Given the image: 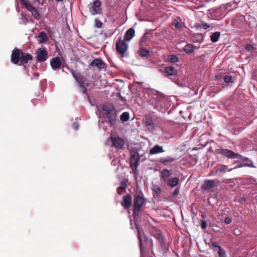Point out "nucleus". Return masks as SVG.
<instances>
[{"instance_id":"f257e3e1","label":"nucleus","mask_w":257,"mask_h":257,"mask_svg":"<svg viewBox=\"0 0 257 257\" xmlns=\"http://www.w3.org/2000/svg\"><path fill=\"white\" fill-rule=\"evenodd\" d=\"M32 59L33 57L31 54L23 52L18 48L14 49L12 52L11 61L13 64L19 66L25 65Z\"/></svg>"},{"instance_id":"f03ea898","label":"nucleus","mask_w":257,"mask_h":257,"mask_svg":"<svg viewBox=\"0 0 257 257\" xmlns=\"http://www.w3.org/2000/svg\"><path fill=\"white\" fill-rule=\"evenodd\" d=\"M103 116L106 122L111 125H114L117 120V111L113 106L104 104L102 107Z\"/></svg>"},{"instance_id":"7ed1b4c3","label":"nucleus","mask_w":257,"mask_h":257,"mask_svg":"<svg viewBox=\"0 0 257 257\" xmlns=\"http://www.w3.org/2000/svg\"><path fill=\"white\" fill-rule=\"evenodd\" d=\"M146 199L144 197L142 192L136 194L134 195V209L133 215L135 219L139 215L142 206L145 204Z\"/></svg>"},{"instance_id":"20e7f679","label":"nucleus","mask_w":257,"mask_h":257,"mask_svg":"<svg viewBox=\"0 0 257 257\" xmlns=\"http://www.w3.org/2000/svg\"><path fill=\"white\" fill-rule=\"evenodd\" d=\"M140 248L141 257H147L146 253L152 251L153 248V242L149 240L147 236H144L138 239Z\"/></svg>"},{"instance_id":"39448f33","label":"nucleus","mask_w":257,"mask_h":257,"mask_svg":"<svg viewBox=\"0 0 257 257\" xmlns=\"http://www.w3.org/2000/svg\"><path fill=\"white\" fill-rule=\"evenodd\" d=\"M215 153L219 155H221L224 157H227L228 159H243V156L234 153L231 150L227 149H217L215 150Z\"/></svg>"},{"instance_id":"423d86ee","label":"nucleus","mask_w":257,"mask_h":257,"mask_svg":"<svg viewBox=\"0 0 257 257\" xmlns=\"http://www.w3.org/2000/svg\"><path fill=\"white\" fill-rule=\"evenodd\" d=\"M125 41L124 40H122L119 39L118 41H116L115 44L116 50L117 53L122 57L124 56V53L128 48V45L125 42Z\"/></svg>"},{"instance_id":"0eeeda50","label":"nucleus","mask_w":257,"mask_h":257,"mask_svg":"<svg viewBox=\"0 0 257 257\" xmlns=\"http://www.w3.org/2000/svg\"><path fill=\"white\" fill-rule=\"evenodd\" d=\"M232 169H229L228 166L225 165H221L220 167H214L210 172V175L220 176L226 172L232 171Z\"/></svg>"},{"instance_id":"6e6552de","label":"nucleus","mask_w":257,"mask_h":257,"mask_svg":"<svg viewBox=\"0 0 257 257\" xmlns=\"http://www.w3.org/2000/svg\"><path fill=\"white\" fill-rule=\"evenodd\" d=\"M21 4L31 13L34 19L36 20H39L40 19V14L38 10L32 5L29 4L27 0H22Z\"/></svg>"},{"instance_id":"1a4fd4ad","label":"nucleus","mask_w":257,"mask_h":257,"mask_svg":"<svg viewBox=\"0 0 257 257\" xmlns=\"http://www.w3.org/2000/svg\"><path fill=\"white\" fill-rule=\"evenodd\" d=\"M101 3L99 0H95L93 3L90 4L89 9L92 15L100 14L101 13Z\"/></svg>"},{"instance_id":"9d476101","label":"nucleus","mask_w":257,"mask_h":257,"mask_svg":"<svg viewBox=\"0 0 257 257\" xmlns=\"http://www.w3.org/2000/svg\"><path fill=\"white\" fill-rule=\"evenodd\" d=\"M112 146L117 149H122L124 145V141L119 137H110Z\"/></svg>"},{"instance_id":"9b49d317","label":"nucleus","mask_w":257,"mask_h":257,"mask_svg":"<svg viewBox=\"0 0 257 257\" xmlns=\"http://www.w3.org/2000/svg\"><path fill=\"white\" fill-rule=\"evenodd\" d=\"M149 231L152 236L155 237L160 243L163 242V237L160 231L157 227L151 226L149 228Z\"/></svg>"},{"instance_id":"f8f14e48","label":"nucleus","mask_w":257,"mask_h":257,"mask_svg":"<svg viewBox=\"0 0 257 257\" xmlns=\"http://www.w3.org/2000/svg\"><path fill=\"white\" fill-rule=\"evenodd\" d=\"M37 60L39 62L46 61L48 57V52L44 48H41L37 51Z\"/></svg>"},{"instance_id":"ddd939ff","label":"nucleus","mask_w":257,"mask_h":257,"mask_svg":"<svg viewBox=\"0 0 257 257\" xmlns=\"http://www.w3.org/2000/svg\"><path fill=\"white\" fill-rule=\"evenodd\" d=\"M132 202V196L131 194H128L126 195L123 196L121 205L125 209H128L131 207Z\"/></svg>"},{"instance_id":"4468645a","label":"nucleus","mask_w":257,"mask_h":257,"mask_svg":"<svg viewBox=\"0 0 257 257\" xmlns=\"http://www.w3.org/2000/svg\"><path fill=\"white\" fill-rule=\"evenodd\" d=\"M219 181L216 180H206L204 182V183L201 186V188L207 190L213 187H214L215 186V183H218Z\"/></svg>"},{"instance_id":"2eb2a0df","label":"nucleus","mask_w":257,"mask_h":257,"mask_svg":"<svg viewBox=\"0 0 257 257\" xmlns=\"http://www.w3.org/2000/svg\"><path fill=\"white\" fill-rule=\"evenodd\" d=\"M90 66L96 67L99 69H102L105 68V64L101 59L98 58L94 59L90 63Z\"/></svg>"},{"instance_id":"dca6fc26","label":"nucleus","mask_w":257,"mask_h":257,"mask_svg":"<svg viewBox=\"0 0 257 257\" xmlns=\"http://www.w3.org/2000/svg\"><path fill=\"white\" fill-rule=\"evenodd\" d=\"M61 64V59L58 57L52 58L50 62L51 66L54 70L60 69Z\"/></svg>"},{"instance_id":"f3484780","label":"nucleus","mask_w":257,"mask_h":257,"mask_svg":"<svg viewBox=\"0 0 257 257\" xmlns=\"http://www.w3.org/2000/svg\"><path fill=\"white\" fill-rule=\"evenodd\" d=\"M139 160V157L135 154L131 156L130 158V165L133 169H137L138 166V162Z\"/></svg>"},{"instance_id":"a211bd4d","label":"nucleus","mask_w":257,"mask_h":257,"mask_svg":"<svg viewBox=\"0 0 257 257\" xmlns=\"http://www.w3.org/2000/svg\"><path fill=\"white\" fill-rule=\"evenodd\" d=\"M164 73L168 76H175L177 74V70L175 67L169 66L165 68Z\"/></svg>"},{"instance_id":"6ab92c4d","label":"nucleus","mask_w":257,"mask_h":257,"mask_svg":"<svg viewBox=\"0 0 257 257\" xmlns=\"http://www.w3.org/2000/svg\"><path fill=\"white\" fill-rule=\"evenodd\" d=\"M146 126L149 131H153L155 128V123L151 116H147L145 118Z\"/></svg>"},{"instance_id":"aec40b11","label":"nucleus","mask_w":257,"mask_h":257,"mask_svg":"<svg viewBox=\"0 0 257 257\" xmlns=\"http://www.w3.org/2000/svg\"><path fill=\"white\" fill-rule=\"evenodd\" d=\"M135 30L131 28L126 31L124 36V40L125 41L131 40L135 35Z\"/></svg>"},{"instance_id":"412c9836","label":"nucleus","mask_w":257,"mask_h":257,"mask_svg":"<svg viewBox=\"0 0 257 257\" xmlns=\"http://www.w3.org/2000/svg\"><path fill=\"white\" fill-rule=\"evenodd\" d=\"M163 152L164 150L163 147L158 145H156L150 150V153L152 155H154Z\"/></svg>"},{"instance_id":"4be33fe9","label":"nucleus","mask_w":257,"mask_h":257,"mask_svg":"<svg viewBox=\"0 0 257 257\" xmlns=\"http://www.w3.org/2000/svg\"><path fill=\"white\" fill-rule=\"evenodd\" d=\"M38 38H40V39L39 40V44L46 43L48 40V37L44 32H40L38 34Z\"/></svg>"},{"instance_id":"5701e85b","label":"nucleus","mask_w":257,"mask_h":257,"mask_svg":"<svg viewBox=\"0 0 257 257\" xmlns=\"http://www.w3.org/2000/svg\"><path fill=\"white\" fill-rule=\"evenodd\" d=\"M135 225H136V229L138 231L137 236H138V239L142 238L144 236H147L145 234L143 228L141 227H140V225H139L136 223H135Z\"/></svg>"},{"instance_id":"b1692460","label":"nucleus","mask_w":257,"mask_h":257,"mask_svg":"<svg viewBox=\"0 0 257 257\" xmlns=\"http://www.w3.org/2000/svg\"><path fill=\"white\" fill-rule=\"evenodd\" d=\"M179 180L178 178L174 177L172 179H168L167 180V184L169 186L174 187L178 184Z\"/></svg>"},{"instance_id":"393cba45","label":"nucleus","mask_w":257,"mask_h":257,"mask_svg":"<svg viewBox=\"0 0 257 257\" xmlns=\"http://www.w3.org/2000/svg\"><path fill=\"white\" fill-rule=\"evenodd\" d=\"M162 177L164 181H166L168 179V178L170 177L171 174L170 171L167 169H164L161 173Z\"/></svg>"},{"instance_id":"a878e982","label":"nucleus","mask_w":257,"mask_h":257,"mask_svg":"<svg viewBox=\"0 0 257 257\" xmlns=\"http://www.w3.org/2000/svg\"><path fill=\"white\" fill-rule=\"evenodd\" d=\"M183 50L186 53L190 54L194 51V46L192 44H187L183 48Z\"/></svg>"},{"instance_id":"bb28decb","label":"nucleus","mask_w":257,"mask_h":257,"mask_svg":"<svg viewBox=\"0 0 257 257\" xmlns=\"http://www.w3.org/2000/svg\"><path fill=\"white\" fill-rule=\"evenodd\" d=\"M220 36V33L219 32H214L210 36L211 41L213 43H215L218 41Z\"/></svg>"},{"instance_id":"cd10ccee","label":"nucleus","mask_w":257,"mask_h":257,"mask_svg":"<svg viewBox=\"0 0 257 257\" xmlns=\"http://www.w3.org/2000/svg\"><path fill=\"white\" fill-rule=\"evenodd\" d=\"M176 160V159L171 157L168 156L167 157L161 158L160 159V162L161 163H166L168 162H172Z\"/></svg>"},{"instance_id":"c85d7f7f","label":"nucleus","mask_w":257,"mask_h":257,"mask_svg":"<svg viewBox=\"0 0 257 257\" xmlns=\"http://www.w3.org/2000/svg\"><path fill=\"white\" fill-rule=\"evenodd\" d=\"M139 55L141 57H146L149 55L150 51L146 49H140L138 52Z\"/></svg>"},{"instance_id":"c756f323","label":"nucleus","mask_w":257,"mask_h":257,"mask_svg":"<svg viewBox=\"0 0 257 257\" xmlns=\"http://www.w3.org/2000/svg\"><path fill=\"white\" fill-rule=\"evenodd\" d=\"M129 114L127 112H124L120 115V118L122 122H125L129 119Z\"/></svg>"},{"instance_id":"7c9ffc66","label":"nucleus","mask_w":257,"mask_h":257,"mask_svg":"<svg viewBox=\"0 0 257 257\" xmlns=\"http://www.w3.org/2000/svg\"><path fill=\"white\" fill-rule=\"evenodd\" d=\"M217 253L219 257H227L226 251L221 246L218 249Z\"/></svg>"},{"instance_id":"2f4dec72","label":"nucleus","mask_w":257,"mask_h":257,"mask_svg":"<svg viewBox=\"0 0 257 257\" xmlns=\"http://www.w3.org/2000/svg\"><path fill=\"white\" fill-rule=\"evenodd\" d=\"M168 60L172 63H176L179 61V58L175 55H171L168 57Z\"/></svg>"},{"instance_id":"473e14b6","label":"nucleus","mask_w":257,"mask_h":257,"mask_svg":"<svg viewBox=\"0 0 257 257\" xmlns=\"http://www.w3.org/2000/svg\"><path fill=\"white\" fill-rule=\"evenodd\" d=\"M79 84V86L81 89V91L83 93H86L87 91V85H85L84 83V81L78 83Z\"/></svg>"},{"instance_id":"72a5a7b5","label":"nucleus","mask_w":257,"mask_h":257,"mask_svg":"<svg viewBox=\"0 0 257 257\" xmlns=\"http://www.w3.org/2000/svg\"><path fill=\"white\" fill-rule=\"evenodd\" d=\"M197 28H203L204 29H207L210 27V26L206 23H202L201 24H198L196 25Z\"/></svg>"},{"instance_id":"f704fd0d","label":"nucleus","mask_w":257,"mask_h":257,"mask_svg":"<svg viewBox=\"0 0 257 257\" xmlns=\"http://www.w3.org/2000/svg\"><path fill=\"white\" fill-rule=\"evenodd\" d=\"M74 78L78 83L84 81L83 77L80 73H77V75Z\"/></svg>"},{"instance_id":"c9c22d12","label":"nucleus","mask_w":257,"mask_h":257,"mask_svg":"<svg viewBox=\"0 0 257 257\" xmlns=\"http://www.w3.org/2000/svg\"><path fill=\"white\" fill-rule=\"evenodd\" d=\"M210 246L212 248H214L215 250L216 248L218 249L219 247H220V246L215 241H211Z\"/></svg>"},{"instance_id":"e433bc0d","label":"nucleus","mask_w":257,"mask_h":257,"mask_svg":"<svg viewBox=\"0 0 257 257\" xmlns=\"http://www.w3.org/2000/svg\"><path fill=\"white\" fill-rule=\"evenodd\" d=\"M120 187L122 188L123 189H126V188L127 187V181L123 180H122L120 183Z\"/></svg>"},{"instance_id":"4c0bfd02","label":"nucleus","mask_w":257,"mask_h":257,"mask_svg":"<svg viewBox=\"0 0 257 257\" xmlns=\"http://www.w3.org/2000/svg\"><path fill=\"white\" fill-rule=\"evenodd\" d=\"M176 29L179 30L182 28V24L178 21H175L173 23Z\"/></svg>"},{"instance_id":"58836bf2","label":"nucleus","mask_w":257,"mask_h":257,"mask_svg":"<svg viewBox=\"0 0 257 257\" xmlns=\"http://www.w3.org/2000/svg\"><path fill=\"white\" fill-rule=\"evenodd\" d=\"M224 82L226 83H229L232 80V77L229 75H226L223 78Z\"/></svg>"},{"instance_id":"ea45409f","label":"nucleus","mask_w":257,"mask_h":257,"mask_svg":"<svg viewBox=\"0 0 257 257\" xmlns=\"http://www.w3.org/2000/svg\"><path fill=\"white\" fill-rule=\"evenodd\" d=\"M95 23L96 27H97L98 28H100L102 27V23L100 20L96 19L95 20Z\"/></svg>"},{"instance_id":"a19ab883","label":"nucleus","mask_w":257,"mask_h":257,"mask_svg":"<svg viewBox=\"0 0 257 257\" xmlns=\"http://www.w3.org/2000/svg\"><path fill=\"white\" fill-rule=\"evenodd\" d=\"M153 191L157 194H159L161 192V190L160 187L157 185L154 186Z\"/></svg>"},{"instance_id":"79ce46f5","label":"nucleus","mask_w":257,"mask_h":257,"mask_svg":"<svg viewBox=\"0 0 257 257\" xmlns=\"http://www.w3.org/2000/svg\"><path fill=\"white\" fill-rule=\"evenodd\" d=\"M245 48V49L248 52L251 51L252 50H253V47L252 46V45H251L250 44L246 45Z\"/></svg>"},{"instance_id":"37998d69","label":"nucleus","mask_w":257,"mask_h":257,"mask_svg":"<svg viewBox=\"0 0 257 257\" xmlns=\"http://www.w3.org/2000/svg\"><path fill=\"white\" fill-rule=\"evenodd\" d=\"M125 189H123L122 188H121L120 186L119 187H118L117 189V193L119 195L123 193L125 191Z\"/></svg>"},{"instance_id":"c03bdc74","label":"nucleus","mask_w":257,"mask_h":257,"mask_svg":"<svg viewBox=\"0 0 257 257\" xmlns=\"http://www.w3.org/2000/svg\"><path fill=\"white\" fill-rule=\"evenodd\" d=\"M179 194V189L178 188H176L174 191H173V193H172V195L174 196H177L178 195V194Z\"/></svg>"},{"instance_id":"a18cd8bd","label":"nucleus","mask_w":257,"mask_h":257,"mask_svg":"<svg viewBox=\"0 0 257 257\" xmlns=\"http://www.w3.org/2000/svg\"><path fill=\"white\" fill-rule=\"evenodd\" d=\"M201 226L202 229H205L207 227V223L204 220H201Z\"/></svg>"},{"instance_id":"49530a36","label":"nucleus","mask_w":257,"mask_h":257,"mask_svg":"<svg viewBox=\"0 0 257 257\" xmlns=\"http://www.w3.org/2000/svg\"><path fill=\"white\" fill-rule=\"evenodd\" d=\"M224 222L227 224H230L231 222V219L229 217H226Z\"/></svg>"},{"instance_id":"de8ad7c7","label":"nucleus","mask_w":257,"mask_h":257,"mask_svg":"<svg viewBox=\"0 0 257 257\" xmlns=\"http://www.w3.org/2000/svg\"><path fill=\"white\" fill-rule=\"evenodd\" d=\"M72 127L74 130H77L78 128L79 125L77 122H75L73 123Z\"/></svg>"},{"instance_id":"09e8293b","label":"nucleus","mask_w":257,"mask_h":257,"mask_svg":"<svg viewBox=\"0 0 257 257\" xmlns=\"http://www.w3.org/2000/svg\"><path fill=\"white\" fill-rule=\"evenodd\" d=\"M70 72L74 78H75V77H76L77 75V73H75V71L73 70L70 69Z\"/></svg>"},{"instance_id":"8fccbe9b","label":"nucleus","mask_w":257,"mask_h":257,"mask_svg":"<svg viewBox=\"0 0 257 257\" xmlns=\"http://www.w3.org/2000/svg\"><path fill=\"white\" fill-rule=\"evenodd\" d=\"M70 72L74 78H75V77H76L77 75V73H75V71L73 70L70 69Z\"/></svg>"},{"instance_id":"3c124183","label":"nucleus","mask_w":257,"mask_h":257,"mask_svg":"<svg viewBox=\"0 0 257 257\" xmlns=\"http://www.w3.org/2000/svg\"><path fill=\"white\" fill-rule=\"evenodd\" d=\"M56 2H60L63 1V0H55Z\"/></svg>"},{"instance_id":"603ef678","label":"nucleus","mask_w":257,"mask_h":257,"mask_svg":"<svg viewBox=\"0 0 257 257\" xmlns=\"http://www.w3.org/2000/svg\"><path fill=\"white\" fill-rule=\"evenodd\" d=\"M147 257H153L152 255H147Z\"/></svg>"},{"instance_id":"864d4df0","label":"nucleus","mask_w":257,"mask_h":257,"mask_svg":"<svg viewBox=\"0 0 257 257\" xmlns=\"http://www.w3.org/2000/svg\"><path fill=\"white\" fill-rule=\"evenodd\" d=\"M156 93L160 94V93L158 91H156Z\"/></svg>"}]
</instances>
